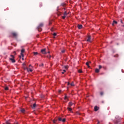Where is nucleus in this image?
I'll list each match as a JSON object with an SVG mask.
<instances>
[{
	"instance_id": "1",
	"label": "nucleus",
	"mask_w": 124,
	"mask_h": 124,
	"mask_svg": "<svg viewBox=\"0 0 124 124\" xmlns=\"http://www.w3.org/2000/svg\"><path fill=\"white\" fill-rule=\"evenodd\" d=\"M24 53H25V49H22L21 51L20 55L19 56V58L22 59V61H24Z\"/></svg>"
},
{
	"instance_id": "2",
	"label": "nucleus",
	"mask_w": 124,
	"mask_h": 124,
	"mask_svg": "<svg viewBox=\"0 0 124 124\" xmlns=\"http://www.w3.org/2000/svg\"><path fill=\"white\" fill-rule=\"evenodd\" d=\"M15 57L13 55H11L9 58V60L11 61V62H16V61H15Z\"/></svg>"
},
{
	"instance_id": "3",
	"label": "nucleus",
	"mask_w": 124,
	"mask_h": 124,
	"mask_svg": "<svg viewBox=\"0 0 124 124\" xmlns=\"http://www.w3.org/2000/svg\"><path fill=\"white\" fill-rule=\"evenodd\" d=\"M67 14L66 13V12H65L63 14H62V19H64L65 18H66V16H67Z\"/></svg>"
},
{
	"instance_id": "4",
	"label": "nucleus",
	"mask_w": 124,
	"mask_h": 124,
	"mask_svg": "<svg viewBox=\"0 0 124 124\" xmlns=\"http://www.w3.org/2000/svg\"><path fill=\"white\" fill-rule=\"evenodd\" d=\"M31 65H30L29 66V68H27V70L28 71V72H32V68H31Z\"/></svg>"
},
{
	"instance_id": "5",
	"label": "nucleus",
	"mask_w": 124,
	"mask_h": 124,
	"mask_svg": "<svg viewBox=\"0 0 124 124\" xmlns=\"http://www.w3.org/2000/svg\"><path fill=\"white\" fill-rule=\"evenodd\" d=\"M40 27H43V24L42 23H41L38 27V31H42V30L40 29Z\"/></svg>"
},
{
	"instance_id": "6",
	"label": "nucleus",
	"mask_w": 124,
	"mask_h": 124,
	"mask_svg": "<svg viewBox=\"0 0 124 124\" xmlns=\"http://www.w3.org/2000/svg\"><path fill=\"white\" fill-rule=\"evenodd\" d=\"M41 53H42V54H46V49H42Z\"/></svg>"
},
{
	"instance_id": "7",
	"label": "nucleus",
	"mask_w": 124,
	"mask_h": 124,
	"mask_svg": "<svg viewBox=\"0 0 124 124\" xmlns=\"http://www.w3.org/2000/svg\"><path fill=\"white\" fill-rule=\"evenodd\" d=\"M87 41L88 42H91V36L90 35L88 36V39L87 40Z\"/></svg>"
},
{
	"instance_id": "8",
	"label": "nucleus",
	"mask_w": 124,
	"mask_h": 124,
	"mask_svg": "<svg viewBox=\"0 0 124 124\" xmlns=\"http://www.w3.org/2000/svg\"><path fill=\"white\" fill-rule=\"evenodd\" d=\"M90 63H91V62H87L86 63V65H87L88 68H90V65H89Z\"/></svg>"
},
{
	"instance_id": "9",
	"label": "nucleus",
	"mask_w": 124,
	"mask_h": 124,
	"mask_svg": "<svg viewBox=\"0 0 124 124\" xmlns=\"http://www.w3.org/2000/svg\"><path fill=\"white\" fill-rule=\"evenodd\" d=\"M12 35L13 36H14V37H16V36H17V33H15V32H13L12 33Z\"/></svg>"
},
{
	"instance_id": "10",
	"label": "nucleus",
	"mask_w": 124,
	"mask_h": 124,
	"mask_svg": "<svg viewBox=\"0 0 124 124\" xmlns=\"http://www.w3.org/2000/svg\"><path fill=\"white\" fill-rule=\"evenodd\" d=\"M78 29H79V30H81V29H82V28H83V26H82V25H78Z\"/></svg>"
},
{
	"instance_id": "11",
	"label": "nucleus",
	"mask_w": 124,
	"mask_h": 124,
	"mask_svg": "<svg viewBox=\"0 0 124 124\" xmlns=\"http://www.w3.org/2000/svg\"><path fill=\"white\" fill-rule=\"evenodd\" d=\"M98 109H99V108H98L97 106L94 107V111H97L98 110Z\"/></svg>"
},
{
	"instance_id": "12",
	"label": "nucleus",
	"mask_w": 124,
	"mask_h": 124,
	"mask_svg": "<svg viewBox=\"0 0 124 124\" xmlns=\"http://www.w3.org/2000/svg\"><path fill=\"white\" fill-rule=\"evenodd\" d=\"M33 55H34V56H36V55H38V53L37 52H33Z\"/></svg>"
},
{
	"instance_id": "13",
	"label": "nucleus",
	"mask_w": 124,
	"mask_h": 124,
	"mask_svg": "<svg viewBox=\"0 0 124 124\" xmlns=\"http://www.w3.org/2000/svg\"><path fill=\"white\" fill-rule=\"evenodd\" d=\"M95 71L96 73H98V72H99V69H96Z\"/></svg>"
},
{
	"instance_id": "14",
	"label": "nucleus",
	"mask_w": 124,
	"mask_h": 124,
	"mask_svg": "<svg viewBox=\"0 0 124 124\" xmlns=\"http://www.w3.org/2000/svg\"><path fill=\"white\" fill-rule=\"evenodd\" d=\"M68 110L71 112V111H72V108H68Z\"/></svg>"
},
{
	"instance_id": "15",
	"label": "nucleus",
	"mask_w": 124,
	"mask_h": 124,
	"mask_svg": "<svg viewBox=\"0 0 124 124\" xmlns=\"http://www.w3.org/2000/svg\"><path fill=\"white\" fill-rule=\"evenodd\" d=\"M114 24H117V21H113V23H112V25L113 26H114Z\"/></svg>"
},
{
	"instance_id": "16",
	"label": "nucleus",
	"mask_w": 124,
	"mask_h": 124,
	"mask_svg": "<svg viewBox=\"0 0 124 124\" xmlns=\"http://www.w3.org/2000/svg\"><path fill=\"white\" fill-rule=\"evenodd\" d=\"M62 118L59 117L58 118V121H59V122H62Z\"/></svg>"
},
{
	"instance_id": "17",
	"label": "nucleus",
	"mask_w": 124,
	"mask_h": 124,
	"mask_svg": "<svg viewBox=\"0 0 124 124\" xmlns=\"http://www.w3.org/2000/svg\"><path fill=\"white\" fill-rule=\"evenodd\" d=\"M78 73H82V70H81V69L78 70Z\"/></svg>"
},
{
	"instance_id": "18",
	"label": "nucleus",
	"mask_w": 124,
	"mask_h": 124,
	"mask_svg": "<svg viewBox=\"0 0 124 124\" xmlns=\"http://www.w3.org/2000/svg\"><path fill=\"white\" fill-rule=\"evenodd\" d=\"M65 72H66V71H65V70H63V72H62V74H64V73H65Z\"/></svg>"
},
{
	"instance_id": "19",
	"label": "nucleus",
	"mask_w": 124,
	"mask_h": 124,
	"mask_svg": "<svg viewBox=\"0 0 124 124\" xmlns=\"http://www.w3.org/2000/svg\"><path fill=\"white\" fill-rule=\"evenodd\" d=\"M21 112H22V113H25V110L24 109H21Z\"/></svg>"
},
{
	"instance_id": "20",
	"label": "nucleus",
	"mask_w": 124,
	"mask_h": 124,
	"mask_svg": "<svg viewBox=\"0 0 124 124\" xmlns=\"http://www.w3.org/2000/svg\"><path fill=\"white\" fill-rule=\"evenodd\" d=\"M36 106V104H33V108H35V107Z\"/></svg>"
},
{
	"instance_id": "21",
	"label": "nucleus",
	"mask_w": 124,
	"mask_h": 124,
	"mask_svg": "<svg viewBox=\"0 0 124 124\" xmlns=\"http://www.w3.org/2000/svg\"><path fill=\"white\" fill-rule=\"evenodd\" d=\"M5 91H8V88L7 87H5Z\"/></svg>"
},
{
	"instance_id": "22",
	"label": "nucleus",
	"mask_w": 124,
	"mask_h": 124,
	"mask_svg": "<svg viewBox=\"0 0 124 124\" xmlns=\"http://www.w3.org/2000/svg\"><path fill=\"white\" fill-rule=\"evenodd\" d=\"M69 106H72V103L70 102V103H69Z\"/></svg>"
},
{
	"instance_id": "23",
	"label": "nucleus",
	"mask_w": 124,
	"mask_h": 124,
	"mask_svg": "<svg viewBox=\"0 0 124 124\" xmlns=\"http://www.w3.org/2000/svg\"><path fill=\"white\" fill-rule=\"evenodd\" d=\"M99 69H101V68H102V66L101 65H99Z\"/></svg>"
},
{
	"instance_id": "24",
	"label": "nucleus",
	"mask_w": 124,
	"mask_h": 124,
	"mask_svg": "<svg viewBox=\"0 0 124 124\" xmlns=\"http://www.w3.org/2000/svg\"><path fill=\"white\" fill-rule=\"evenodd\" d=\"M53 35L54 36H56V35H57V33H54L53 34Z\"/></svg>"
},
{
	"instance_id": "25",
	"label": "nucleus",
	"mask_w": 124,
	"mask_h": 124,
	"mask_svg": "<svg viewBox=\"0 0 124 124\" xmlns=\"http://www.w3.org/2000/svg\"><path fill=\"white\" fill-rule=\"evenodd\" d=\"M62 122H63V123H64V122H65V119H63L62 120Z\"/></svg>"
},
{
	"instance_id": "26",
	"label": "nucleus",
	"mask_w": 124,
	"mask_h": 124,
	"mask_svg": "<svg viewBox=\"0 0 124 124\" xmlns=\"http://www.w3.org/2000/svg\"><path fill=\"white\" fill-rule=\"evenodd\" d=\"M71 86H74V82H72L71 83Z\"/></svg>"
},
{
	"instance_id": "27",
	"label": "nucleus",
	"mask_w": 124,
	"mask_h": 124,
	"mask_svg": "<svg viewBox=\"0 0 124 124\" xmlns=\"http://www.w3.org/2000/svg\"><path fill=\"white\" fill-rule=\"evenodd\" d=\"M64 99L65 100L67 99V97L66 96H65Z\"/></svg>"
},
{
	"instance_id": "28",
	"label": "nucleus",
	"mask_w": 124,
	"mask_h": 124,
	"mask_svg": "<svg viewBox=\"0 0 124 124\" xmlns=\"http://www.w3.org/2000/svg\"><path fill=\"white\" fill-rule=\"evenodd\" d=\"M58 92L59 93H62V90H59Z\"/></svg>"
},
{
	"instance_id": "29",
	"label": "nucleus",
	"mask_w": 124,
	"mask_h": 124,
	"mask_svg": "<svg viewBox=\"0 0 124 124\" xmlns=\"http://www.w3.org/2000/svg\"><path fill=\"white\" fill-rule=\"evenodd\" d=\"M64 68H65V69H67V66H64Z\"/></svg>"
},
{
	"instance_id": "30",
	"label": "nucleus",
	"mask_w": 124,
	"mask_h": 124,
	"mask_svg": "<svg viewBox=\"0 0 124 124\" xmlns=\"http://www.w3.org/2000/svg\"><path fill=\"white\" fill-rule=\"evenodd\" d=\"M6 124H10V123H9V122H7Z\"/></svg>"
},
{
	"instance_id": "31",
	"label": "nucleus",
	"mask_w": 124,
	"mask_h": 124,
	"mask_svg": "<svg viewBox=\"0 0 124 124\" xmlns=\"http://www.w3.org/2000/svg\"><path fill=\"white\" fill-rule=\"evenodd\" d=\"M100 94H101V95H102V94H103V93L101 92V93H100Z\"/></svg>"
},
{
	"instance_id": "32",
	"label": "nucleus",
	"mask_w": 124,
	"mask_h": 124,
	"mask_svg": "<svg viewBox=\"0 0 124 124\" xmlns=\"http://www.w3.org/2000/svg\"><path fill=\"white\" fill-rule=\"evenodd\" d=\"M51 58H52V56L51 55H50L49 57V58L51 59Z\"/></svg>"
},
{
	"instance_id": "33",
	"label": "nucleus",
	"mask_w": 124,
	"mask_h": 124,
	"mask_svg": "<svg viewBox=\"0 0 124 124\" xmlns=\"http://www.w3.org/2000/svg\"><path fill=\"white\" fill-rule=\"evenodd\" d=\"M53 123H56V120H54V121H53Z\"/></svg>"
},
{
	"instance_id": "34",
	"label": "nucleus",
	"mask_w": 124,
	"mask_h": 124,
	"mask_svg": "<svg viewBox=\"0 0 124 124\" xmlns=\"http://www.w3.org/2000/svg\"><path fill=\"white\" fill-rule=\"evenodd\" d=\"M121 22L122 23V24H123V20H121Z\"/></svg>"
},
{
	"instance_id": "35",
	"label": "nucleus",
	"mask_w": 124,
	"mask_h": 124,
	"mask_svg": "<svg viewBox=\"0 0 124 124\" xmlns=\"http://www.w3.org/2000/svg\"><path fill=\"white\" fill-rule=\"evenodd\" d=\"M68 86H69V82H68Z\"/></svg>"
},
{
	"instance_id": "36",
	"label": "nucleus",
	"mask_w": 124,
	"mask_h": 124,
	"mask_svg": "<svg viewBox=\"0 0 124 124\" xmlns=\"http://www.w3.org/2000/svg\"><path fill=\"white\" fill-rule=\"evenodd\" d=\"M48 54H50V51H48Z\"/></svg>"
},
{
	"instance_id": "37",
	"label": "nucleus",
	"mask_w": 124,
	"mask_h": 124,
	"mask_svg": "<svg viewBox=\"0 0 124 124\" xmlns=\"http://www.w3.org/2000/svg\"><path fill=\"white\" fill-rule=\"evenodd\" d=\"M62 53H64V51H62Z\"/></svg>"
},
{
	"instance_id": "38",
	"label": "nucleus",
	"mask_w": 124,
	"mask_h": 124,
	"mask_svg": "<svg viewBox=\"0 0 124 124\" xmlns=\"http://www.w3.org/2000/svg\"><path fill=\"white\" fill-rule=\"evenodd\" d=\"M115 57H118V55H116V56H115Z\"/></svg>"
},
{
	"instance_id": "39",
	"label": "nucleus",
	"mask_w": 124,
	"mask_h": 124,
	"mask_svg": "<svg viewBox=\"0 0 124 124\" xmlns=\"http://www.w3.org/2000/svg\"><path fill=\"white\" fill-rule=\"evenodd\" d=\"M42 66H43V64H42Z\"/></svg>"
},
{
	"instance_id": "40",
	"label": "nucleus",
	"mask_w": 124,
	"mask_h": 124,
	"mask_svg": "<svg viewBox=\"0 0 124 124\" xmlns=\"http://www.w3.org/2000/svg\"><path fill=\"white\" fill-rule=\"evenodd\" d=\"M23 65H25V63H23Z\"/></svg>"
}]
</instances>
